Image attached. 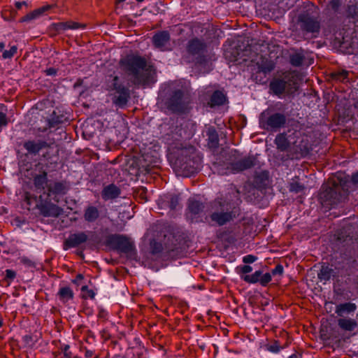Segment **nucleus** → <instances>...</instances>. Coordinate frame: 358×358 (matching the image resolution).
I'll use <instances>...</instances> for the list:
<instances>
[{
    "label": "nucleus",
    "instance_id": "nucleus-47",
    "mask_svg": "<svg viewBox=\"0 0 358 358\" xmlns=\"http://www.w3.org/2000/svg\"><path fill=\"white\" fill-rule=\"evenodd\" d=\"M63 27H64V25L62 24V22H54V23H52V24H51V27H52V30L57 33L64 31Z\"/></svg>",
    "mask_w": 358,
    "mask_h": 358
},
{
    "label": "nucleus",
    "instance_id": "nucleus-53",
    "mask_svg": "<svg viewBox=\"0 0 358 358\" xmlns=\"http://www.w3.org/2000/svg\"><path fill=\"white\" fill-rule=\"evenodd\" d=\"M96 296V293L92 289H90L87 293L83 295V298L89 297L91 299H94Z\"/></svg>",
    "mask_w": 358,
    "mask_h": 358
},
{
    "label": "nucleus",
    "instance_id": "nucleus-11",
    "mask_svg": "<svg viewBox=\"0 0 358 358\" xmlns=\"http://www.w3.org/2000/svg\"><path fill=\"white\" fill-rule=\"evenodd\" d=\"M91 235L89 238L85 231H79L77 233L71 234L67 238H66L63 243V249L68 250L71 248H77L80 247L83 244L89 242L94 243H99V236L94 231H89Z\"/></svg>",
    "mask_w": 358,
    "mask_h": 358
},
{
    "label": "nucleus",
    "instance_id": "nucleus-4",
    "mask_svg": "<svg viewBox=\"0 0 358 358\" xmlns=\"http://www.w3.org/2000/svg\"><path fill=\"white\" fill-rule=\"evenodd\" d=\"M201 164L202 159L193 146L178 150L173 162L174 168L185 177H190L198 173Z\"/></svg>",
    "mask_w": 358,
    "mask_h": 358
},
{
    "label": "nucleus",
    "instance_id": "nucleus-63",
    "mask_svg": "<svg viewBox=\"0 0 358 358\" xmlns=\"http://www.w3.org/2000/svg\"><path fill=\"white\" fill-rule=\"evenodd\" d=\"M170 252L171 253H173L174 252V250L173 249L171 250Z\"/></svg>",
    "mask_w": 358,
    "mask_h": 358
},
{
    "label": "nucleus",
    "instance_id": "nucleus-9",
    "mask_svg": "<svg viewBox=\"0 0 358 358\" xmlns=\"http://www.w3.org/2000/svg\"><path fill=\"white\" fill-rule=\"evenodd\" d=\"M259 122L261 128L266 131L275 132L285 127L287 117L283 113L274 111L271 108H266L260 113Z\"/></svg>",
    "mask_w": 358,
    "mask_h": 358
},
{
    "label": "nucleus",
    "instance_id": "nucleus-38",
    "mask_svg": "<svg viewBox=\"0 0 358 358\" xmlns=\"http://www.w3.org/2000/svg\"><path fill=\"white\" fill-rule=\"evenodd\" d=\"M259 69L265 74L269 73L274 69V64L271 61H266L259 66Z\"/></svg>",
    "mask_w": 358,
    "mask_h": 358
},
{
    "label": "nucleus",
    "instance_id": "nucleus-12",
    "mask_svg": "<svg viewBox=\"0 0 358 358\" xmlns=\"http://www.w3.org/2000/svg\"><path fill=\"white\" fill-rule=\"evenodd\" d=\"M301 30L306 34H312L316 37L321 29L320 21L308 11L301 13L297 17Z\"/></svg>",
    "mask_w": 358,
    "mask_h": 358
},
{
    "label": "nucleus",
    "instance_id": "nucleus-24",
    "mask_svg": "<svg viewBox=\"0 0 358 358\" xmlns=\"http://www.w3.org/2000/svg\"><path fill=\"white\" fill-rule=\"evenodd\" d=\"M121 193L120 189L115 184H110L103 187L101 197L104 201L117 198Z\"/></svg>",
    "mask_w": 358,
    "mask_h": 358
},
{
    "label": "nucleus",
    "instance_id": "nucleus-30",
    "mask_svg": "<svg viewBox=\"0 0 358 358\" xmlns=\"http://www.w3.org/2000/svg\"><path fill=\"white\" fill-rule=\"evenodd\" d=\"M99 217V211L96 206H88L84 212V219L87 222H94Z\"/></svg>",
    "mask_w": 358,
    "mask_h": 358
},
{
    "label": "nucleus",
    "instance_id": "nucleus-55",
    "mask_svg": "<svg viewBox=\"0 0 358 358\" xmlns=\"http://www.w3.org/2000/svg\"><path fill=\"white\" fill-rule=\"evenodd\" d=\"M351 182L354 185H358V171L352 173L351 177Z\"/></svg>",
    "mask_w": 358,
    "mask_h": 358
},
{
    "label": "nucleus",
    "instance_id": "nucleus-58",
    "mask_svg": "<svg viewBox=\"0 0 358 358\" xmlns=\"http://www.w3.org/2000/svg\"><path fill=\"white\" fill-rule=\"evenodd\" d=\"M90 289L88 288V286L85 285H83L80 288V290L82 292L84 293V294H85L86 293L88 292V291L90 290Z\"/></svg>",
    "mask_w": 358,
    "mask_h": 358
},
{
    "label": "nucleus",
    "instance_id": "nucleus-60",
    "mask_svg": "<svg viewBox=\"0 0 358 358\" xmlns=\"http://www.w3.org/2000/svg\"><path fill=\"white\" fill-rule=\"evenodd\" d=\"M5 48V43L3 42H0V50H2Z\"/></svg>",
    "mask_w": 358,
    "mask_h": 358
},
{
    "label": "nucleus",
    "instance_id": "nucleus-27",
    "mask_svg": "<svg viewBox=\"0 0 358 358\" xmlns=\"http://www.w3.org/2000/svg\"><path fill=\"white\" fill-rule=\"evenodd\" d=\"M50 8V6L47 5L35 9L33 11L24 15V17H22L20 20V22H29L34 20H36L40 16H41L45 12L48 11Z\"/></svg>",
    "mask_w": 358,
    "mask_h": 358
},
{
    "label": "nucleus",
    "instance_id": "nucleus-3",
    "mask_svg": "<svg viewBox=\"0 0 358 358\" xmlns=\"http://www.w3.org/2000/svg\"><path fill=\"white\" fill-rule=\"evenodd\" d=\"M159 99L164 108L172 113H184L188 106L185 90L173 83H164L159 90Z\"/></svg>",
    "mask_w": 358,
    "mask_h": 358
},
{
    "label": "nucleus",
    "instance_id": "nucleus-5",
    "mask_svg": "<svg viewBox=\"0 0 358 358\" xmlns=\"http://www.w3.org/2000/svg\"><path fill=\"white\" fill-rule=\"evenodd\" d=\"M22 147L27 151L26 156L36 157L42 152L40 161L37 163L47 164L49 160L57 162L58 151L54 150L51 144L45 136H37L34 138L25 139Z\"/></svg>",
    "mask_w": 358,
    "mask_h": 358
},
{
    "label": "nucleus",
    "instance_id": "nucleus-39",
    "mask_svg": "<svg viewBox=\"0 0 358 358\" xmlns=\"http://www.w3.org/2000/svg\"><path fill=\"white\" fill-rule=\"evenodd\" d=\"M268 174L267 171H262L258 176L255 178V182L259 183L260 186L266 185V182L268 180Z\"/></svg>",
    "mask_w": 358,
    "mask_h": 358
},
{
    "label": "nucleus",
    "instance_id": "nucleus-40",
    "mask_svg": "<svg viewBox=\"0 0 358 358\" xmlns=\"http://www.w3.org/2000/svg\"><path fill=\"white\" fill-rule=\"evenodd\" d=\"M17 48L16 45H13L10 47V50H4L2 54V57L4 59H11L15 54L17 52Z\"/></svg>",
    "mask_w": 358,
    "mask_h": 358
},
{
    "label": "nucleus",
    "instance_id": "nucleus-45",
    "mask_svg": "<svg viewBox=\"0 0 358 358\" xmlns=\"http://www.w3.org/2000/svg\"><path fill=\"white\" fill-rule=\"evenodd\" d=\"M257 259V257L253 255H247L243 257L245 264H252Z\"/></svg>",
    "mask_w": 358,
    "mask_h": 358
},
{
    "label": "nucleus",
    "instance_id": "nucleus-44",
    "mask_svg": "<svg viewBox=\"0 0 358 358\" xmlns=\"http://www.w3.org/2000/svg\"><path fill=\"white\" fill-rule=\"evenodd\" d=\"M284 273L283 266L280 264H277L273 269L271 271V275H282Z\"/></svg>",
    "mask_w": 358,
    "mask_h": 358
},
{
    "label": "nucleus",
    "instance_id": "nucleus-13",
    "mask_svg": "<svg viewBox=\"0 0 358 358\" xmlns=\"http://www.w3.org/2000/svg\"><path fill=\"white\" fill-rule=\"evenodd\" d=\"M205 204L194 198H189L187 201L185 216L191 223L203 222L206 218L204 211Z\"/></svg>",
    "mask_w": 358,
    "mask_h": 358
},
{
    "label": "nucleus",
    "instance_id": "nucleus-23",
    "mask_svg": "<svg viewBox=\"0 0 358 358\" xmlns=\"http://www.w3.org/2000/svg\"><path fill=\"white\" fill-rule=\"evenodd\" d=\"M208 145L210 148L217 149L220 145V138L217 131L213 126H210L206 131Z\"/></svg>",
    "mask_w": 358,
    "mask_h": 358
},
{
    "label": "nucleus",
    "instance_id": "nucleus-26",
    "mask_svg": "<svg viewBox=\"0 0 358 358\" xmlns=\"http://www.w3.org/2000/svg\"><path fill=\"white\" fill-rule=\"evenodd\" d=\"M336 276L337 273L334 269L326 264H323L321 266V268L317 273L318 279L324 283L329 281L331 278H335Z\"/></svg>",
    "mask_w": 358,
    "mask_h": 358
},
{
    "label": "nucleus",
    "instance_id": "nucleus-50",
    "mask_svg": "<svg viewBox=\"0 0 358 358\" xmlns=\"http://www.w3.org/2000/svg\"><path fill=\"white\" fill-rule=\"evenodd\" d=\"M252 271V267L250 265H244L241 268V273L242 274L247 275L248 273H250Z\"/></svg>",
    "mask_w": 358,
    "mask_h": 358
},
{
    "label": "nucleus",
    "instance_id": "nucleus-31",
    "mask_svg": "<svg viewBox=\"0 0 358 358\" xmlns=\"http://www.w3.org/2000/svg\"><path fill=\"white\" fill-rule=\"evenodd\" d=\"M57 296L61 301L65 303L73 299L74 293L71 288L65 286L59 288Z\"/></svg>",
    "mask_w": 358,
    "mask_h": 358
},
{
    "label": "nucleus",
    "instance_id": "nucleus-17",
    "mask_svg": "<svg viewBox=\"0 0 358 358\" xmlns=\"http://www.w3.org/2000/svg\"><path fill=\"white\" fill-rule=\"evenodd\" d=\"M241 278L245 282L249 284L259 283L262 287H266L272 280L270 273H264L262 270L255 271L250 275H241Z\"/></svg>",
    "mask_w": 358,
    "mask_h": 358
},
{
    "label": "nucleus",
    "instance_id": "nucleus-37",
    "mask_svg": "<svg viewBox=\"0 0 358 358\" xmlns=\"http://www.w3.org/2000/svg\"><path fill=\"white\" fill-rule=\"evenodd\" d=\"M62 24L64 25L63 30L66 31L69 29L71 30H76L78 29H84L85 26L82 24H80L76 22H72V21H68V22H62Z\"/></svg>",
    "mask_w": 358,
    "mask_h": 358
},
{
    "label": "nucleus",
    "instance_id": "nucleus-7",
    "mask_svg": "<svg viewBox=\"0 0 358 358\" xmlns=\"http://www.w3.org/2000/svg\"><path fill=\"white\" fill-rule=\"evenodd\" d=\"M108 91L113 105L120 108L127 106L131 98V90L123 78L118 76H113L109 82Z\"/></svg>",
    "mask_w": 358,
    "mask_h": 358
},
{
    "label": "nucleus",
    "instance_id": "nucleus-33",
    "mask_svg": "<svg viewBox=\"0 0 358 358\" xmlns=\"http://www.w3.org/2000/svg\"><path fill=\"white\" fill-rule=\"evenodd\" d=\"M264 348L269 352L278 354L281 350L284 349V347H282L278 340H273L271 343L265 345Z\"/></svg>",
    "mask_w": 358,
    "mask_h": 358
},
{
    "label": "nucleus",
    "instance_id": "nucleus-36",
    "mask_svg": "<svg viewBox=\"0 0 358 358\" xmlns=\"http://www.w3.org/2000/svg\"><path fill=\"white\" fill-rule=\"evenodd\" d=\"M305 188V185L298 181H293L290 182L289 185V192L296 194L302 192Z\"/></svg>",
    "mask_w": 358,
    "mask_h": 358
},
{
    "label": "nucleus",
    "instance_id": "nucleus-61",
    "mask_svg": "<svg viewBox=\"0 0 358 358\" xmlns=\"http://www.w3.org/2000/svg\"><path fill=\"white\" fill-rule=\"evenodd\" d=\"M92 351H87V352H86V356H87V357H91V356H92Z\"/></svg>",
    "mask_w": 358,
    "mask_h": 358
},
{
    "label": "nucleus",
    "instance_id": "nucleus-10",
    "mask_svg": "<svg viewBox=\"0 0 358 358\" xmlns=\"http://www.w3.org/2000/svg\"><path fill=\"white\" fill-rule=\"evenodd\" d=\"M256 165V158L254 156L245 157L240 160L223 162L219 164L217 170L220 175H229L241 173L248 170Z\"/></svg>",
    "mask_w": 358,
    "mask_h": 358
},
{
    "label": "nucleus",
    "instance_id": "nucleus-29",
    "mask_svg": "<svg viewBox=\"0 0 358 358\" xmlns=\"http://www.w3.org/2000/svg\"><path fill=\"white\" fill-rule=\"evenodd\" d=\"M275 143L277 148L280 151H286L290 148V143L287 138L285 133L278 134L275 138Z\"/></svg>",
    "mask_w": 358,
    "mask_h": 358
},
{
    "label": "nucleus",
    "instance_id": "nucleus-28",
    "mask_svg": "<svg viewBox=\"0 0 358 358\" xmlns=\"http://www.w3.org/2000/svg\"><path fill=\"white\" fill-rule=\"evenodd\" d=\"M338 327L345 331H352L357 326V322L352 318L341 317L337 321Z\"/></svg>",
    "mask_w": 358,
    "mask_h": 358
},
{
    "label": "nucleus",
    "instance_id": "nucleus-51",
    "mask_svg": "<svg viewBox=\"0 0 358 358\" xmlns=\"http://www.w3.org/2000/svg\"><path fill=\"white\" fill-rule=\"evenodd\" d=\"M84 279V275L81 273H78L76 278L72 280V282L76 285H80L81 281Z\"/></svg>",
    "mask_w": 358,
    "mask_h": 358
},
{
    "label": "nucleus",
    "instance_id": "nucleus-52",
    "mask_svg": "<svg viewBox=\"0 0 358 358\" xmlns=\"http://www.w3.org/2000/svg\"><path fill=\"white\" fill-rule=\"evenodd\" d=\"M15 223L16 227H22L24 224H26V220L24 219H22L20 217H16L15 219Z\"/></svg>",
    "mask_w": 358,
    "mask_h": 358
},
{
    "label": "nucleus",
    "instance_id": "nucleus-21",
    "mask_svg": "<svg viewBox=\"0 0 358 358\" xmlns=\"http://www.w3.org/2000/svg\"><path fill=\"white\" fill-rule=\"evenodd\" d=\"M227 101V95L222 91L216 90L210 95L207 102V106L210 108H214L217 106L224 105Z\"/></svg>",
    "mask_w": 358,
    "mask_h": 358
},
{
    "label": "nucleus",
    "instance_id": "nucleus-16",
    "mask_svg": "<svg viewBox=\"0 0 358 358\" xmlns=\"http://www.w3.org/2000/svg\"><path fill=\"white\" fill-rule=\"evenodd\" d=\"M320 199L324 206L329 208H336L342 201V194L332 187H327L320 194Z\"/></svg>",
    "mask_w": 358,
    "mask_h": 358
},
{
    "label": "nucleus",
    "instance_id": "nucleus-59",
    "mask_svg": "<svg viewBox=\"0 0 358 358\" xmlns=\"http://www.w3.org/2000/svg\"><path fill=\"white\" fill-rule=\"evenodd\" d=\"M352 10H353V12H355V7L354 6H350L348 7V12H349V13H350V14H351V13H352Z\"/></svg>",
    "mask_w": 358,
    "mask_h": 358
},
{
    "label": "nucleus",
    "instance_id": "nucleus-56",
    "mask_svg": "<svg viewBox=\"0 0 358 358\" xmlns=\"http://www.w3.org/2000/svg\"><path fill=\"white\" fill-rule=\"evenodd\" d=\"M287 358H303V355L302 353L296 352L289 355Z\"/></svg>",
    "mask_w": 358,
    "mask_h": 358
},
{
    "label": "nucleus",
    "instance_id": "nucleus-15",
    "mask_svg": "<svg viewBox=\"0 0 358 358\" xmlns=\"http://www.w3.org/2000/svg\"><path fill=\"white\" fill-rule=\"evenodd\" d=\"M236 215V207L227 205L226 207L222 206L220 212H213L210 217L213 222H215L219 226H223L233 220Z\"/></svg>",
    "mask_w": 358,
    "mask_h": 358
},
{
    "label": "nucleus",
    "instance_id": "nucleus-8",
    "mask_svg": "<svg viewBox=\"0 0 358 358\" xmlns=\"http://www.w3.org/2000/svg\"><path fill=\"white\" fill-rule=\"evenodd\" d=\"M105 245L113 250L125 254L130 259H136L137 257L136 245L126 235L109 234L106 238Z\"/></svg>",
    "mask_w": 358,
    "mask_h": 358
},
{
    "label": "nucleus",
    "instance_id": "nucleus-19",
    "mask_svg": "<svg viewBox=\"0 0 358 358\" xmlns=\"http://www.w3.org/2000/svg\"><path fill=\"white\" fill-rule=\"evenodd\" d=\"M171 41V34L166 30L158 31L152 38V42L155 48L164 50V48Z\"/></svg>",
    "mask_w": 358,
    "mask_h": 358
},
{
    "label": "nucleus",
    "instance_id": "nucleus-14",
    "mask_svg": "<svg viewBox=\"0 0 358 358\" xmlns=\"http://www.w3.org/2000/svg\"><path fill=\"white\" fill-rule=\"evenodd\" d=\"M181 196L180 194L167 193L160 195L157 200L158 208L162 210H168L173 215L176 212L181 210Z\"/></svg>",
    "mask_w": 358,
    "mask_h": 358
},
{
    "label": "nucleus",
    "instance_id": "nucleus-25",
    "mask_svg": "<svg viewBox=\"0 0 358 358\" xmlns=\"http://www.w3.org/2000/svg\"><path fill=\"white\" fill-rule=\"evenodd\" d=\"M339 20L336 17H330L327 19L323 24L324 34L336 35L340 29Z\"/></svg>",
    "mask_w": 358,
    "mask_h": 358
},
{
    "label": "nucleus",
    "instance_id": "nucleus-62",
    "mask_svg": "<svg viewBox=\"0 0 358 358\" xmlns=\"http://www.w3.org/2000/svg\"><path fill=\"white\" fill-rule=\"evenodd\" d=\"M137 2L141 3L143 2L144 0H136Z\"/></svg>",
    "mask_w": 358,
    "mask_h": 358
},
{
    "label": "nucleus",
    "instance_id": "nucleus-32",
    "mask_svg": "<svg viewBox=\"0 0 358 358\" xmlns=\"http://www.w3.org/2000/svg\"><path fill=\"white\" fill-rule=\"evenodd\" d=\"M150 253L159 257H164V247L162 243L157 241L155 239H152L150 241Z\"/></svg>",
    "mask_w": 358,
    "mask_h": 358
},
{
    "label": "nucleus",
    "instance_id": "nucleus-22",
    "mask_svg": "<svg viewBox=\"0 0 358 358\" xmlns=\"http://www.w3.org/2000/svg\"><path fill=\"white\" fill-rule=\"evenodd\" d=\"M357 306L352 302L341 303L336 306L335 313L341 317L347 315H352L357 310Z\"/></svg>",
    "mask_w": 358,
    "mask_h": 358
},
{
    "label": "nucleus",
    "instance_id": "nucleus-46",
    "mask_svg": "<svg viewBox=\"0 0 358 358\" xmlns=\"http://www.w3.org/2000/svg\"><path fill=\"white\" fill-rule=\"evenodd\" d=\"M70 346L69 345H63L61 350L63 352L62 358H71V352L69 351Z\"/></svg>",
    "mask_w": 358,
    "mask_h": 358
},
{
    "label": "nucleus",
    "instance_id": "nucleus-35",
    "mask_svg": "<svg viewBox=\"0 0 358 358\" xmlns=\"http://www.w3.org/2000/svg\"><path fill=\"white\" fill-rule=\"evenodd\" d=\"M2 108H4V111L0 110V133L3 129L6 128L8 125L9 120L6 114L7 106L2 105Z\"/></svg>",
    "mask_w": 358,
    "mask_h": 358
},
{
    "label": "nucleus",
    "instance_id": "nucleus-64",
    "mask_svg": "<svg viewBox=\"0 0 358 358\" xmlns=\"http://www.w3.org/2000/svg\"><path fill=\"white\" fill-rule=\"evenodd\" d=\"M287 346V345H282V347H284V349Z\"/></svg>",
    "mask_w": 358,
    "mask_h": 358
},
{
    "label": "nucleus",
    "instance_id": "nucleus-6",
    "mask_svg": "<svg viewBox=\"0 0 358 358\" xmlns=\"http://www.w3.org/2000/svg\"><path fill=\"white\" fill-rule=\"evenodd\" d=\"M208 52L206 41L203 38L194 37L186 44L184 59L188 63H193L196 66L205 69L208 66L210 61Z\"/></svg>",
    "mask_w": 358,
    "mask_h": 358
},
{
    "label": "nucleus",
    "instance_id": "nucleus-2",
    "mask_svg": "<svg viewBox=\"0 0 358 358\" xmlns=\"http://www.w3.org/2000/svg\"><path fill=\"white\" fill-rule=\"evenodd\" d=\"M120 66L133 78L136 86L146 87L155 83V69L146 59L138 54H128L120 61Z\"/></svg>",
    "mask_w": 358,
    "mask_h": 358
},
{
    "label": "nucleus",
    "instance_id": "nucleus-49",
    "mask_svg": "<svg viewBox=\"0 0 358 358\" xmlns=\"http://www.w3.org/2000/svg\"><path fill=\"white\" fill-rule=\"evenodd\" d=\"M241 156L240 152L236 149H233L231 150L230 155H229V159H237Z\"/></svg>",
    "mask_w": 358,
    "mask_h": 358
},
{
    "label": "nucleus",
    "instance_id": "nucleus-48",
    "mask_svg": "<svg viewBox=\"0 0 358 358\" xmlns=\"http://www.w3.org/2000/svg\"><path fill=\"white\" fill-rule=\"evenodd\" d=\"M44 73L48 76H55L57 74V69L53 67L48 68Z\"/></svg>",
    "mask_w": 358,
    "mask_h": 358
},
{
    "label": "nucleus",
    "instance_id": "nucleus-41",
    "mask_svg": "<svg viewBox=\"0 0 358 358\" xmlns=\"http://www.w3.org/2000/svg\"><path fill=\"white\" fill-rule=\"evenodd\" d=\"M17 273L13 269H6L5 271L4 280L9 283L12 282L16 278Z\"/></svg>",
    "mask_w": 358,
    "mask_h": 358
},
{
    "label": "nucleus",
    "instance_id": "nucleus-20",
    "mask_svg": "<svg viewBox=\"0 0 358 358\" xmlns=\"http://www.w3.org/2000/svg\"><path fill=\"white\" fill-rule=\"evenodd\" d=\"M287 82L284 78H273L269 83V90L271 94L280 97L287 88Z\"/></svg>",
    "mask_w": 358,
    "mask_h": 358
},
{
    "label": "nucleus",
    "instance_id": "nucleus-42",
    "mask_svg": "<svg viewBox=\"0 0 358 358\" xmlns=\"http://www.w3.org/2000/svg\"><path fill=\"white\" fill-rule=\"evenodd\" d=\"M20 261L24 266L28 268H34L36 266V263L26 256L20 257Z\"/></svg>",
    "mask_w": 358,
    "mask_h": 358
},
{
    "label": "nucleus",
    "instance_id": "nucleus-18",
    "mask_svg": "<svg viewBox=\"0 0 358 358\" xmlns=\"http://www.w3.org/2000/svg\"><path fill=\"white\" fill-rule=\"evenodd\" d=\"M69 121V117L67 113H64L59 108L53 110L52 113L47 119V124L50 129H58L62 124H66Z\"/></svg>",
    "mask_w": 358,
    "mask_h": 358
},
{
    "label": "nucleus",
    "instance_id": "nucleus-34",
    "mask_svg": "<svg viewBox=\"0 0 358 358\" xmlns=\"http://www.w3.org/2000/svg\"><path fill=\"white\" fill-rule=\"evenodd\" d=\"M304 56L301 53H294L290 55L289 62L293 66L299 67L303 64Z\"/></svg>",
    "mask_w": 358,
    "mask_h": 358
},
{
    "label": "nucleus",
    "instance_id": "nucleus-43",
    "mask_svg": "<svg viewBox=\"0 0 358 358\" xmlns=\"http://www.w3.org/2000/svg\"><path fill=\"white\" fill-rule=\"evenodd\" d=\"M341 5V0H331L329 3V7L334 12H338Z\"/></svg>",
    "mask_w": 358,
    "mask_h": 358
},
{
    "label": "nucleus",
    "instance_id": "nucleus-1",
    "mask_svg": "<svg viewBox=\"0 0 358 358\" xmlns=\"http://www.w3.org/2000/svg\"><path fill=\"white\" fill-rule=\"evenodd\" d=\"M57 164V162L52 160L47 164L36 163L31 173L35 190L40 193L36 200V208L45 217H57L62 213V208L56 203L69 190L66 180L52 182L48 178V173L55 171Z\"/></svg>",
    "mask_w": 358,
    "mask_h": 358
},
{
    "label": "nucleus",
    "instance_id": "nucleus-57",
    "mask_svg": "<svg viewBox=\"0 0 358 358\" xmlns=\"http://www.w3.org/2000/svg\"><path fill=\"white\" fill-rule=\"evenodd\" d=\"M83 83V80H82V79H80V78H79V79H78V80H76V82L74 83V85H73V87H74L75 89H76V88H78V87H79L82 86Z\"/></svg>",
    "mask_w": 358,
    "mask_h": 358
},
{
    "label": "nucleus",
    "instance_id": "nucleus-54",
    "mask_svg": "<svg viewBox=\"0 0 358 358\" xmlns=\"http://www.w3.org/2000/svg\"><path fill=\"white\" fill-rule=\"evenodd\" d=\"M15 7L17 8V9H21L22 6H28V2L26 1H15Z\"/></svg>",
    "mask_w": 358,
    "mask_h": 358
}]
</instances>
